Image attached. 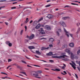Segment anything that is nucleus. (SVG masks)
<instances>
[{
  "label": "nucleus",
  "instance_id": "42",
  "mask_svg": "<svg viewBox=\"0 0 80 80\" xmlns=\"http://www.w3.org/2000/svg\"><path fill=\"white\" fill-rule=\"evenodd\" d=\"M49 46L51 47H53V45L52 44L49 45Z\"/></svg>",
  "mask_w": 80,
  "mask_h": 80
},
{
  "label": "nucleus",
  "instance_id": "24",
  "mask_svg": "<svg viewBox=\"0 0 80 80\" xmlns=\"http://www.w3.org/2000/svg\"><path fill=\"white\" fill-rule=\"evenodd\" d=\"M80 28H78V30L77 32H76V33H77V34H78V32H80Z\"/></svg>",
  "mask_w": 80,
  "mask_h": 80
},
{
  "label": "nucleus",
  "instance_id": "39",
  "mask_svg": "<svg viewBox=\"0 0 80 80\" xmlns=\"http://www.w3.org/2000/svg\"><path fill=\"white\" fill-rule=\"evenodd\" d=\"M34 66H35V67H40V66L37 65H34Z\"/></svg>",
  "mask_w": 80,
  "mask_h": 80
},
{
  "label": "nucleus",
  "instance_id": "11",
  "mask_svg": "<svg viewBox=\"0 0 80 80\" xmlns=\"http://www.w3.org/2000/svg\"><path fill=\"white\" fill-rule=\"evenodd\" d=\"M68 18H70V17H65L62 18V19L64 20H67Z\"/></svg>",
  "mask_w": 80,
  "mask_h": 80
},
{
  "label": "nucleus",
  "instance_id": "58",
  "mask_svg": "<svg viewBox=\"0 0 80 80\" xmlns=\"http://www.w3.org/2000/svg\"><path fill=\"white\" fill-rule=\"evenodd\" d=\"M28 22V21H26L25 22V23H27Z\"/></svg>",
  "mask_w": 80,
  "mask_h": 80
},
{
  "label": "nucleus",
  "instance_id": "60",
  "mask_svg": "<svg viewBox=\"0 0 80 80\" xmlns=\"http://www.w3.org/2000/svg\"><path fill=\"white\" fill-rule=\"evenodd\" d=\"M27 67H32V66H29L28 65H27Z\"/></svg>",
  "mask_w": 80,
  "mask_h": 80
},
{
  "label": "nucleus",
  "instance_id": "29",
  "mask_svg": "<svg viewBox=\"0 0 80 80\" xmlns=\"http://www.w3.org/2000/svg\"><path fill=\"white\" fill-rule=\"evenodd\" d=\"M72 67H73V68H74V69L75 70V68H76V67H75V66H74L73 65H72Z\"/></svg>",
  "mask_w": 80,
  "mask_h": 80
},
{
  "label": "nucleus",
  "instance_id": "40",
  "mask_svg": "<svg viewBox=\"0 0 80 80\" xmlns=\"http://www.w3.org/2000/svg\"><path fill=\"white\" fill-rule=\"evenodd\" d=\"M58 42L57 44L58 45V44H59V43H60V40H58Z\"/></svg>",
  "mask_w": 80,
  "mask_h": 80
},
{
  "label": "nucleus",
  "instance_id": "13",
  "mask_svg": "<svg viewBox=\"0 0 80 80\" xmlns=\"http://www.w3.org/2000/svg\"><path fill=\"white\" fill-rule=\"evenodd\" d=\"M65 52H67V53H68L69 54H70L71 52H70V51L68 49H66L65 50Z\"/></svg>",
  "mask_w": 80,
  "mask_h": 80
},
{
  "label": "nucleus",
  "instance_id": "6",
  "mask_svg": "<svg viewBox=\"0 0 80 80\" xmlns=\"http://www.w3.org/2000/svg\"><path fill=\"white\" fill-rule=\"evenodd\" d=\"M62 32V30L61 29H58V31L56 32V34L58 36L60 37V33Z\"/></svg>",
  "mask_w": 80,
  "mask_h": 80
},
{
  "label": "nucleus",
  "instance_id": "48",
  "mask_svg": "<svg viewBox=\"0 0 80 80\" xmlns=\"http://www.w3.org/2000/svg\"><path fill=\"white\" fill-rule=\"evenodd\" d=\"M1 73H2V74H4V75H7V74H6L3 72H1Z\"/></svg>",
  "mask_w": 80,
  "mask_h": 80
},
{
  "label": "nucleus",
  "instance_id": "30",
  "mask_svg": "<svg viewBox=\"0 0 80 80\" xmlns=\"http://www.w3.org/2000/svg\"><path fill=\"white\" fill-rule=\"evenodd\" d=\"M10 42L9 41H7L6 42V44H7V45H8L9 44V43H10Z\"/></svg>",
  "mask_w": 80,
  "mask_h": 80
},
{
  "label": "nucleus",
  "instance_id": "37",
  "mask_svg": "<svg viewBox=\"0 0 80 80\" xmlns=\"http://www.w3.org/2000/svg\"><path fill=\"white\" fill-rule=\"evenodd\" d=\"M16 8V7H13L11 8V9H15Z\"/></svg>",
  "mask_w": 80,
  "mask_h": 80
},
{
  "label": "nucleus",
  "instance_id": "54",
  "mask_svg": "<svg viewBox=\"0 0 80 80\" xmlns=\"http://www.w3.org/2000/svg\"><path fill=\"white\" fill-rule=\"evenodd\" d=\"M77 68H78V70H79V71H80V68L79 67H78Z\"/></svg>",
  "mask_w": 80,
  "mask_h": 80
},
{
  "label": "nucleus",
  "instance_id": "22",
  "mask_svg": "<svg viewBox=\"0 0 80 80\" xmlns=\"http://www.w3.org/2000/svg\"><path fill=\"white\" fill-rule=\"evenodd\" d=\"M49 41L50 42H53V41H54V39L52 38H51L49 40Z\"/></svg>",
  "mask_w": 80,
  "mask_h": 80
},
{
  "label": "nucleus",
  "instance_id": "59",
  "mask_svg": "<svg viewBox=\"0 0 80 80\" xmlns=\"http://www.w3.org/2000/svg\"><path fill=\"white\" fill-rule=\"evenodd\" d=\"M64 57H68V56L67 55H64Z\"/></svg>",
  "mask_w": 80,
  "mask_h": 80
},
{
  "label": "nucleus",
  "instance_id": "19",
  "mask_svg": "<svg viewBox=\"0 0 80 80\" xmlns=\"http://www.w3.org/2000/svg\"><path fill=\"white\" fill-rule=\"evenodd\" d=\"M54 70V71H56V72H60V69H57V68L55 69V70Z\"/></svg>",
  "mask_w": 80,
  "mask_h": 80
},
{
  "label": "nucleus",
  "instance_id": "18",
  "mask_svg": "<svg viewBox=\"0 0 80 80\" xmlns=\"http://www.w3.org/2000/svg\"><path fill=\"white\" fill-rule=\"evenodd\" d=\"M62 60H64V61H68L69 60V59L67 58H65L64 59L62 58Z\"/></svg>",
  "mask_w": 80,
  "mask_h": 80
},
{
  "label": "nucleus",
  "instance_id": "61",
  "mask_svg": "<svg viewBox=\"0 0 80 80\" xmlns=\"http://www.w3.org/2000/svg\"><path fill=\"white\" fill-rule=\"evenodd\" d=\"M72 5H75V3H71Z\"/></svg>",
  "mask_w": 80,
  "mask_h": 80
},
{
  "label": "nucleus",
  "instance_id": "41",
  "mask_svg": "<svg viewBox=\"0 0 80 80\" xmlns=\"http://www.w3.org/2000/svg\"><path fill=\"white\" fill-rule=\"evenodd\" d=\"M49 62H53L54 61L53 60H49Z\"/></svg>",
  "mask_w": 80,
  "mask_h": 80
},
{
  "label": "nucleus",
  "instance_id": "34",
  "mask_svg": "<svg viewBox=\"0 0 80 80\" xmlns=\"http://www.w3.org/2000/svg\"><path fill=\"white\" fill-rule=\"evenodd\" d=\"M22 63H25L26 64H27V63L25 61H22Z\"/></svg>",
  "mask_w": 80,
  "mask_h": 80
},
{
  "label": "nucleus",
  "instance_id": "1",
  "mask_svg": "<svg viewBox=\"0 0 80 80\" xmlns=\"http://www.w3.org/2000/svg\"><path fill=\"white\" fill-rule=\"evenodd\" d=\"M35 73H42V71L41 70H38L37 72L33 71L31 72V75L32 76H34L35 78H41V77H38L39 75L38 74H35Z\"/></svg>",
  "mask_w": 80,
  "mask_h": 80
},
{
  "label": "nucleus",
  "instance_id": "15",
  "mask_svg": "<svg viewBox=\"0 0 80 80\" xmlns=\"http://www.w3.org/2000/svg\"><path fill=\"white\" fill-rule=\"evenodd\" d=\"M48 48H49V47L46 48V47H42L41 48V50H46L47 49H48Z\"/></svg>",
  "mask_w": 80,
  "mask_h": 80
},
{
  "label": "nucleus",
  "instance_id": "23",
  "mask_svg": "<svg viewBox=\"0 0 80 80\" xmlns=\"http://www.w3.org/2000/svg\"><path fill=\"white\" fill-rule=\"evenodd\" d=\"M23 32V30H22L20 32V35H22Z\"/></svg>",
  "mask_w": 80,
  "mask_h": 80
},
{
  "label": "nucleus",
  "instance_id": "32",
  "mask_svg": "<svg viewBox=\"0 0 80 80\" xmlns=\"http://www.w3.org/2000/svg\"><path fill=\"white\" fill-rule=\"evenodd\" d=\"M69 35L71 36V37L73 38V34H69Z\"/></svg>",
  "mask_w": 80,
  "mask_h": 80
},
{
  "label": "nucleus",
  "instance_id": "20",
  "mask_svg": "<svg viewBox=\"0 0 80 80\" xmlns=\"http://www.w3.org/2000/svg\"><path fill=\"white\" fill-rule=\"evenodd\" d=\"M41 34H45V32H44V31L43 30H41Z\"/></svg>",
  "mask_w": 80,
  "mask_h": 80
},
{
  "label": "nucleus",
  "instance_id": "14",
  "mask_svg": "<svg viewBox=\"0 0 80 80\" xmlns=\"http://www.w3.org/2000/svg\"><path fill=\"white\" fill-rule=\"evenodd\" d=\"M28 48L29 49H30L31 50H32V49H35V48L33 46H29L28 47Z\"/></svg>",
  "mask_w": 80,
  "mask_h": 80
},
{
  "label": "nucleus",
  "instance_id": "17",
  "mask_svg": "<svg viewBox=\"0 0 80 80\" xmlns=\"http://www.w3.org/2000/svg\"><path fill=\"white\" fill-rule=\"evenodd\" d=\"M36 53H37V54H38L39 55H40L41 54V52H40L38 51H36Z\"/></svg>",
  "mask_w": 80,
  "mask_h": 80
},
{
  "label": "nucleus",
  "instance_id": "53",
  "mask_svg": "<svg viewBox=\"0 0 80 80\" xmlns=\"http://www.w3.org/2000/svg\"><path fill=\"white\" fill-rule=\"evenodd\" d=\"M41 61H42V62H47V61L43 60H41Z\"/></svg>",
  "mask_w": 80,
  "mask_h": 80
},
{
  "label": "nucleus",
  "instance_id": "9",
  "mask_svg": "<svg viewBox=\"0 0 80 80\" xmlns=\"http://www.w3.org/2000/svg\"><path fill=\"white\" fill-rule=\"evenodd\" d=\"M70 54H71V57L72 59H73L74 58V57L75 56V55L73 54V53L72 52H71Z\"/></svg>",
  "mask_w": 80,
  "mask_h": 80
},
{
  "label": "nucleus",
  "instance_id": "31",
  "mask_svg": "<svg viewBox=\"0 0 80 80\" xmlns=\"http://www.w3.org/2000/svg\"><path fill=\"white\" fill-rule=\"evenodd\" d=\"M72 64L74 65H75V66H76V64H75V62H73V61H72Z\"/></svg>",
  "mask_w": 80,
  "mask_h": 80
},
{
  "label": "nucleus",
  "instance_id": "5",
  "mask_svg": "<svg viewBox=\"0 0 80 80\" xmlns=\"http://www.w3.org/2000/svg\"><path fill=\"white\" fill-rule=\"evenodd\" d=\"M53 58H65L64 57V55L62 56H55L53 57Z\"/></svg>",
  "mask_w": 80,
  "mask_h": 80
},
{
  "label": "nucleus",
  "instance_id": "52",
  "mask_svg": "<svg viewBox=\"0 0 80 80\" xmlns=\"http://www.w3.org/2000/svg\"><path fill=\"white\" fill-rule=\"evenodd\" d=\"M5 24L6 25H8V23L7 22H5Z\"/></svg>",
  "mask_w": 80,
  "mask_h": 80
},
{
  "label": "nucleus",
  "instance_id": "25",
  "mask_svg": "<svg viewBox=\"0 0 80 80\" xmlns=\"http://www.w3.org/2000/svg\"><path fill=\"white\" fill-rule=\"evenodd\" d=\"M8 45L9 47H12V44L11 43H9Z\"/></svg>",
  "mask_w": 80,
  "mask_h": 80
},
{
  "label": "nucleus",
  "instance_id": "47",
  "mask_svg": "<svg viewBox=\"0 0 80 80\" xmlns=\"http://www.w3.org/2000/svg\"><path fill=\"white\" fill-rule=\"evenodd\" d=\"M35 57H37V58H39V57L38 56H37L35 55H34Z\"/></svg>",
  "mask_w": 80,
  "mask_h": 80
},
{
  "label": "nucleus",
  "instance_id": "49",
  "mask_svg": "<svg viewBox=\"0 0 80 80\" xmlns=\"http://www.w3.org/2000/svg\"><path fill=\"white\" fill-rule=\"evenodd\" d=\"M63 14H65V13H63V12H61V13H60V15H63Z\"/></svg>",
  "mask_w": 80,
  "mask_h": 80
},
{
  "label": "nucleus",
  "instance_id": "38",
  "mask_svg": "<svg viewBox=\"0 0 80 80\" xmlns=\"http://www.w3.org/2000/svg\"><path fill=\"white\" fill-rule=\"evenodd\" d=\"M25 31H26V30H27V27L26 26H25Z\"/></svg>",
  "mask_w": 80,
  "mask_h": 80
},
{
  "label": "nucleus",
  "instance_id": "51",
  "mask_svg": "<svg viewBox=\"0 0 80 80\" xmlns=\"http://www.w3.org/2000/svg\"><path fill=\"white\" fill-rule=\"evenodd\" d=\"M77 26H78H78H79V25H80V23H78L77 24Z\"/></svg>",
  "mask_w": 80,
  "mask_h": 80
},
{
  "label": "nucleus",
  "instance_id": "27",
  "mask_svg": "<svg viewBox=\"0 0 80 80\" xmlns=\"http://www.w3.org/2000/svg\"><path fill=\"white\" fill-rule=\"evenodd\" d=\"M80 53V49L79 50L77 51V55H79V53Z\"/></svg>",
  "mask_w": 80,
  "mask_h": 80
},
{
  "label": "nucleus",
  "instance_id": "44",
  "mask_svg": "<svg viewBox=\"0 0 80 80\" xmlns=\"http://www.w3.org/2000/svg\"><path fill=\"white\" fill-rule=\"evenodd\" d=\"M62 48H65V45L63 46Z\"/></svg>",
  "mask_w": 80,
  "mask_h": 80
},
{
  "label": "nucleus",
  "instance_id": "26",
  "mask_svg": "<svg viewBox=\"0 0 80 80\" xmlns=\"http://www.w3.org/2000/svg\"><path fill=\"white\" fill-rule=\"evenodd\" d=\"M20 73H23V74H24L25 75H26V73H25V72H20Z\"/></svg>",
  "mask_w": 80,
  "mask_h": 80
},
{
  "label": "nucleus",
  "instance_id": "33",
  "mask_svg": "<svg viewBox=\"0 0 80 80\" xmlns=\"http://www.w3.org/2000/svg\"><path fill=\"white\" fill-rule=\"evenodd\" d=\"M37 21H35L34 22L33 24H37Z\"/></svg>",
  "mask_w": 80,
  "mask_h": 80
},
{
  "label": "nucleus",
  "instance_id": "45",
  "mask_svg": "<svg viewBox=\"0 0 80 80\" xmlns=\"http://www.w3.org/2000/svg\"><path fill=\"white\" fill-rule=\"evenodd\" d=\"M75 75L76 76V77L77 78H78V76H77V74H75Z\"/></svg>",
  "mask_w": 80,
  "mask_h": 80
},
{
  "label": "nucleus",
  "instance_id": "57",
  "mask_svg": "<svg viewBox=\"0 0 80 80\" xmlns=\"http://www.w3.org/2000/svg\"><path fill=\"white\" fill-rule=\"evenodd\" d=\"M63 72L64 73H65V74H67V72H66V71H64Z\"/></svg>",
  "mask_w": 80,
  "mask_h": 80
},
{
  "label": "nucleus",
  "instance_id": "2",
  "mask_svg": "<svg viewBox=\"0 0 80 80\" xmlns=\"http://www.w3.org/2000/svg\"><path fill=\"white\" fill-rule=\"evenodd\" d=\"M45 28L46 30H48V31H50V30H51V27L48 25H46L45 26Z\"/></svg>",
  "mask_w": 80,
  "mask_h": 80
},
{
  "label": "nucleus",
  "instance_id": "62",
  "mask_svg": "<svg viewBox=\"0 0 80 80\" xmlns=\"http://www.w3.org/2000/svg\"><path fill=\"white\" fill-rule=\"evenodd\" d=\"M16 3H17V2H15L12 3V4H15Z\"/></svg>",
  "mask_w": 80,
  "mask_h": 80
},
{
  "label": "nucleus",
  "instance_id": "56",
  "mask_svg": "<svg viewBox=\"0 0 80 80\" xmlns=\"http://www.w3.org/2000/svg\"><path fill=\"white\" fill-rule=\"evenodd\" d=\"M75 58H76V59H78V57L77 56H76L75 57Z\"/></svg>",
  "mask_w": 80,
  "mask_h": 80
},
{
  "label": "nucleus",
  "instance_id": "63",
  "mask_svg": "<svg viewBox=\"0 0 80 80\" xmlns=\"http://www.w3.org/2000/svg\"><path fill=\"white\" fill-rule=\"evenodd\" d=\"M15 1V0H11L10 1H9V2H14Z\"/></svg>",
  "mask_w": 80,
  "mask_h": 80
},
{
  "label": "nucleus",
  "instance_id": "21",
  "mask_svg": "<svg viewBox=\"0 0 80 80\" xmlns=\"http://www.w3.org/2000/svg\"><path fill=\"white\" fill-rule=\"evenodd\" d=\"M51 6V4H48L45 7H46V8H47L48 7H50Z\"/></svg>",
  "mask_w": 80,
  "mask_h": 80
},
{
  "label": "nucleus",
  "instance_id": "8",
  "mask_svg": "<svg viewBox=\"0 0 80 80\" xmlns=\"http://www.w3.org/2000/svg\"><path fill=\"white\" fill-rule=\"evenodd\" d=\"M46 17H48L49 18V19H50L51 18H52L53 17V16L50 15V14H49Z\"/></svg>",
  "mask_w": 80,
  "mask_h": 80
},
{
  "label": "nucleus",
  "instance_id": "16",
  "mask_svg": "<svg viewBox=\"0 0 80 80\" xmlns=\"http://www.w3.org/2000/svg\"><path fill=\"white\" fill-rule=\"evenodd\" d=\"M69 46L71 47H74V44L73 43H71L69 44Z\"/></svg>",
  "mask_w": 80,
  "mask_h": 80
},
{
  "label": "nucleus",
  "instance_id": "46",
  "mask_svg": "<svg viewBox=\"0 0 80 80\" xmlns=\"http://www.w3.org/2000/svg\"><path fill=\"white\" fill-rule=\"evenodd\" d=\"M42 39H44L45 40V39H46V38H42L40 39V40H42Z\"/></svg>",
  "mask_w": 80,
  "mask_h": 80
},
{
  "label": "nucleus",
  "instance_id": "64",
  "mask_svg": "<svg viewBox=\"0 0 80 80\" xmlns=\"http://www.w3.org/2000/svg\"><path fill=\"white\" fill-rule=\"evenodd\" d=\"M2 18H7V17H2Z\"/></svg>",
  "mask_w": 80,
  "mask_h": 80
},
{
  "label": "nucleus",
  "instance_id": "28",
  "mask_svg": "<svg viewBox=\"0 0 80 80\" xmlns=\"http://www.w3.org/2000/svg\"><path fill=\"white\" fill-rule=\"evenodd\" d=\"M43 18H41L39 20H38V22H40V21H42V20H43Z\"/></svg>",
  "mask_w": 80,
  "mask_h": 80
},
{
  "label": "nucleus",
  "instance_id": "55",
  "mask_svg": "<svg viewBox=\"0 0 80 80\" xmlns=\"http://www.w3.org/2000/svg\"><path fill=\"white\" fill-rule=\"evenodd\" d=\"M62 69H65V67L64 66L62 67Z\"/></svg>",
  "mask_w": 80,
  "mask_h": 80
},
{
  "label": "nucleus",
  "instance_id": "7",
  "mask_svg": "<svg viewBox=\"0 0 80 80\" xmlns=\"http://www.w3.org/2000/svg\"><path fill=\"white\" fill-rule=\"evenodd\" d=\"M60 24H61L62 26L64 27H66V24H65V23L63 21H61L60 22Z\"/></svg>",
  "mask_w": 80,
  "mask_h": 80
},
{
  "label": "nucleus",
  "instance_id": "3",
  "mask_svg": "<svg viewBox=\"0 0 80 80\" xmlns=\"http://www.w3.org/2000/svg\"><path fill=\"white\" fill-rule=\"evenodd\" d=\"M27 38H28L29 40H32V39H33L34 37H35V35L33 34H32L30 37L28 36L27 35Z\"/></svg>",
  "mask_w": 80,
  "mask_h": 80
},
{
  "label": "nucleus",
  "instance_id": "43",
  "mask_svg": "<svg viewBox=\"0 0 80 80\" xmlns=\"http://www.w3.org/2000/svg\"><path fill=\"white\" fill-rule=\"evenodd\" d=\"M4 7H5L3 6V7H0V10H2V8H4Z\"/></svg>",
  "mask_w": 80,
  "mask_h": 80
},
{
  "label": "nucleus",
  "instance_id": "35",
  "mask_svg": "<svg viewBox=\"0 0 80 80\" xmlns=\"http://www.w3.org/2000/svg\"><path fill=\"white\" fill-rule=\"evenodd\" d=\"M6 0H2V1H0V2H6Z\"/></svg>",
  "mask_w": 80,
  "mask_h": 80
},
{
  "label": "nucleus",
  "instance_id": "10",
  "mask_svg": "<svg viewBox=\"0 0 80 80\" xmlns=\"http://www.w3.org/2000/svg\"><path fill=\"white\" fill-rule=\"evenodd\" d=\"M41 26L40 25V24H38L37 26L35 27V28L36 29H38L39 28H40Z\"/></svg>",
  "mask_w": 80,
  "mask_h": 80
},
{
  "label": "nucleus",
  "instance_id": "50",
  "mask_svg": "<svg viewBox=\"0 0 80 80\" xmlns=\"http://www.w3.org/2000/svg\"><path fill=\"white\" fill-rule=\"evenodd\" d=\"M32 22H33V21L32 20H31V21L29 23H32Z\"/></svg>",
  "mask_w": 80,
  "mask_h": 80
},
{
  "label": "nucleus",
  "instance_id": "4",
  "mask_svg": "<svg viewBox=\"0 0 80 80\" xmlns=\"http://www.w3.org/2000/svg\"><path fill=\"white\" fill-rule=\"evenodd\" d=\"M64 31L66 33V35H67V37H68V38H69V35H70V33L69 32L67 31H66V29L65 28H64Z\"/></svg>",
  "mask_w": 80,
  "mask_h": 80
},
{
  "label": "nucleus",
  "instance_id": "12",
  "mask_svg": "<svg viewBox=\"0 0 80 80\" xmlns=\"http://www.w3.org/2000/svg\"><path fill=\"white\" fill-rule=\"evenodd\" d=\"M47 55L48 56H51L53 55V53L52 52H50L48 53L47 54Z\"/></svg>",
  "mask_w": 80,
  "mask_h": 80
},
{
  "label": "nucleus",
  "instance_id": "36",
  "mask_svg": "<svg viewBox=\"0 0 80 80\" xmlns=\"http://www.w3.org/2000/svg\"><path fill=\"white\" fill-rule=\"evenodd\" d=\"M12 61V59H8V62H11Z\"/></svg>",
  "mask_w": 80,
  "mask_h": 80
}]
</instances>
